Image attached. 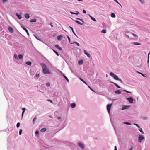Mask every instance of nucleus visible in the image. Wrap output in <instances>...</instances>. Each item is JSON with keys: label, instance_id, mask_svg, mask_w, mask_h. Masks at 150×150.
I'll return each instance as SVG.
<instances>
[{"label": "nucleus", "instance_id": "nucleus-52", "mask_svg": "<svg viewBox=\"0 0 150 150\" xmlns=\"http://www.w3.org/2000/svg\"><path fill=\"white\" fill-rule=\"evenodd\" d=\"M39 76V75L38 74H36L35 75V76L37 78H38Z\"/></svg>", "mask_w": 150, "mask_h": 150}, {"label": "nucleus", "instance_id": "nucleus-27", "mask_svg": "<svg viewBox=\"0 0 150 150\" xmlns=\"http://www.w3.org/2000/svg\"><path fill=\"white\" fill-rule=\"evenodd\" d=\"M18 58L20 59H23V55L22 54H20L18 55Z\"/></svg>", "mask_w": 150, "mask_h": 150}, {"label": "nucleus", "instance_id": "nucleus-21", "mask_svg": "<svg viewBox=\"0 0 150 150\" xmlns=\"http://www.w3.org/2000/svg\"><path fill=\"white\" fill-rule=\"evenodd\" d=\"M78 64L79 65H81L83 63V60L82 59H81L80 60H79L78 62Z\"/></svg>", "mask_w": 150, "mask_h": 150}, {"label": "nucleus", "instance_id": "nucleus-24", "mask_svg": "<svg viewBox=\"0 0 150 150\" xmlns=\"http://www.w3.org/2000/svg\"><path fill=\"white\" fill-rule=\"evenodd\" d=\"M32 64V63L30 61H29L26 62V64L28 65H31Z\"/></svg>", "mask_w": 150, "mask_h": 150}, {"label": "nucleus", "instance_id": "nucleus-53", "mask_svg": "<svg viewBox=\"0 0 150 150\" xmlns=\"http://www.w3.org/2000/svg\"><path fill=\"white\" fill-rule=\"evenodd\" d=\"M114 0L116 2H117V3L119 4L120 5V6L122 7V6L118 2V1L117 0Z\"/></svg>", "mask_w": 150, "mask_h": 150}, {"label": "nucleus", "instance_id": "nucleus-1", "mask_svg": "<svg viewBox=\"0 0 150 150\" xmlns=\"http://www.w3.org/2000/svg\"><path fill=\"white\" fill-rule=\"evenodd\" d=\"M40 65L42 66V68L43 72L46 74H50V72L47 68L45 64L44 63H40Z\"/></svg>", "mask_w": 150, "mask_h": 150}, {"label": "nucleus", "instance_id": "nucleus-11", "mask_svg": "<svg viewBox=\"0 0 150 150\" xmlns=\"http://www.w3.org/2000/svg\"><path fill=\"white\" fill-rule=\"evenodd\" d=\"M16 15L19 19H21L22 18V17L21 16V15L18 14V13H16Z\"/></svg>", "mask_w": 150, "mask_h": 150}, {"label": "nucleus", "instance_id": "nucleus-46", "mask_svg": "<svg viewBox=\"0 0 150 150\" xmlns=\"http://www.w3.org/2000/svg\"><path fill=\"white\" fill-rule=\"evenodd\" d=\"M124 91L125 92H126L127 93H131V92H130L129 91H127L126 90H124Z\"/></svg>", "mask_w": 150, "mask_h": 150}, {"label": "nucleus", "instance_id": "nucleus-40", "mask_svg": "<svg viewBox=\"0 0 150 150\" xmlns=\"http://www.w3.org/2000/svg\"><path fill=\"white\" fill-rule=\"evenodd\" d=\"M139 130L143 134H144V132H143V130H142V128H140L139 129Z\"/></svg>", "mask_w": 150, "mask_h": 150}, {"label": "nucleus", "instance_id": "nucleus-56", "mask_svg": "<svg viewBox=\"0 0 150 150\" xmlns=\"http://www.w3.org/2000/svg\"><path fill=\"white\" fill-rule=\"evenodd\" d=\"M140 1V2H141L142 4H143L144 2V1H143V0H139Z\"/></svg>", "mask_w": 150, "mask_h": 150}, {"label": "nucleus", "instance_id": "nucleus-47", "mask_svg": "<svg viewBox=\"0 0 150 150\" xmlns=\"http://www.w3.org/2000/svg\"><path fill=\"white\" fill-rule=\"evenodd\" d=\"M47 100L48 101L50 102L51 103H53V101L52 100L50 99H48Z\"/></svg>", "mask_w": 150, "mask_h": 150}, {"label": "nucleus", "instance_id": "nucleus-8", "mask_svg": "<svg viewBox=\"0 0 150 150\" xmlns=\"http://www.w3.org/2000/svg\"><path fill=\"white\" fill-rule=\"evenodd\" d=\"M110 83H111L114 84L115 85V86H116L117 88H121V87L120 86H119L118 85H117V83H116L114 82H112L111 81H110Z\"/></svg>", "mask_w": 150, "mask_h": 150}, {"label": "nucleus", "instance_id": "nucleus-55", "mask_svg": "<svg viewBox=\"0 0 150 150\" xmlns=\"http://www.w3.org/2000/svg\"><path fill=\"white\" fill-rule=\"evenodd\" d=\"M76 44L78 46H79L80 45V44L78 43V42H76Z\"/></svg>", "mask_w": 150, "mask_h": 150}, {"label": "nucleus", "instance_id": "nucleus-5", "mask_svg": "<svg viewBox=\"0 0 150 150\" xmlns=\"http://www.w3.org/2000/svg\"><path fill=\"white\" fill-rule=\"evenodd\" d=\"M112 106L111 104H108L107 105V108L108 112V113H110V110Z\"/></svg>", "mask_w": 150, "mask_h": 150}, {"label": "nucleus", "instance_id": "nucleus-26", "mask_svg": "<svg viewBox=\"0 0 150 150\" xmlns=\"http://www.w3.org/2000/svg\"><path fill=\"white\" fill-rule=\"evenodd\" d=\"M69 27L71 29V30H72V31L73 33L76 35V36L77 37V36L76 35V33H75V32H74V29H73V27H71V26H69Z\"/></svg>", "mask_w": 150, "mask_h": 150}, {"label": "nucleus", "instance_id": "nucleus-30", "mask_svg": "<svg viewBox=\"0 0 150 150\" xmlns=\"http://www.w3.org/2000/svg\"><path fill=\"white\" fill-rule=\"evenodd\" d=\"M46 130L47 129L46 128H43L41 129V131L42 132H45L46 131Z\"/></svg>", "mask_w": 150, "mask_h": 150}, {"label": "nucleus", "instance_id": "nucleus-4", "mask_svg": "<svg viewBox=\"0 0 150 150\" xmlns=\"http://www.w3.org/2000/svg\"><path fill=\"white\" fill-rule=\"evenodd\" d=\"M144 137L142 135H139L138 137V141L141 143L142 141L144 139Z\"/></svg>", "mask_w": 150, "mask_h": 150}, {"label": "nucleus", "instance_id": "nucleus-39", "mask_svg": "<svg viewBox=\"0 0 150 150\" xmlns=\"http://www.w3.org/2000/svg\"><path fill=\"white\" fill-rule=\"evenodd\" d=\"M67 38L68 39L69 42L70 43H71V40H70V39L68 35H67Z\"/></svg>", "mask_w": 150, "mask_h": 150}, {"label": "nucleus", "instance_id": "nucleus-20", "mask_svg": "<svg viewBox=\"0 0 150 150\" xmlns=\"http://www.w3.org/2000/svg\"><path fill=\"white\" fill-rule=\"evenodd\" d=\"M25 17L27 19H28L30 18V16L28 14L26 13L25 15Z\"/></svg>", "mask_w": 150, "mask_h": 150}, {"label": "nucleus", "instance_id": "nucleus-32", "mask_svg": "<svg viewBox=\"0 0 150 150\" xmlns=\"http://www.w3.org/2000/svg\"><path fill=\"white\" fill-rule=\"evenodd\" d=\"M36 21V19H33L31 20L30 22H35Z\"/></svg>", "mask_w": 150, "mask_h": 150}, {"label": "nucleus", "instance_id": "nucleus-9", "mask_svg": "<svg viewBox=\"0 0 150 150\" xmlns=\"http://www.w3.org/2000/svg\"><path fill=\"white\" fill-rule=\"evenodd\" d=\"M84 54L86 55L88 57L90 58L91 57L90 55L88 52H87L86 50H84Z\"/></svg>", "mask_w": 150, "mask_h": 150}, {"label": "nucleus", "instance_id": "nucleus-33", "mask_svg": "<svg viewBox=\"0 0 150 150\" xmlns=\"http://www.w3.org/2000/svg\"><path fill=\"white\" fill-rule=\"evenodd\" d=\"M138 72L140 74H141L143 77H146V74H145L144 75L142 73H141V72Z\"/></svg>", "mask_w": 150, "mask_h": 150}, {"label": "nucleus", "instance_id": "nucleus-15", "mask_svg": "<svg viewBox=\"0 0 150 150\" xmlns=\"http://www.w3.org/2000/svg\"><path fill=\"white\" fill-rule=\"evenodd\" d=\"M8 30L9 32L11 33H13V28L10 26H9L8 28Z\"/></svg>", "mask_w": 150, "mask_h": 150}, {"label": "nucleus", "instance_id": "nucleus-17", "mask_svg": "<svg viewBox=\"0 0 150 150\" xmlns=\"http://www.w3.org/2000/svg\"><path fill=\"white\" fill-rule=\"evenodd\" d=\"M76 106V104L75 103H71L70 104V106L72 108H74Z\"/></svg>", "mask_w": 150, "mask_h": 150}, {"label": "nucleus", "instance_id": "nucleus-34", "mask_svg": "<svg viewBox=\"0 0 150 150\" xmlns=\"http://www.w3.org/2000/svg\"><path fill=\"white\" fill-rule=\"evenodd\" d=\"M62 36L59 35L57 36V39L58 40H61V37H62Z\"/></svg>", "mask_w": 150, "mask_h": 150}, {"label": "nucleus", "instance_id": "nucleus-54", "mask_svg": "<svg viewBox=\"0 0 150 150\" xmlns=\"http://www.w3.org/2000/svg\"><path fill=\"white\" fill-rule=\"evenodd\" d=\"M83 13H84L85 14H86V11L85 10H83Z\"/></svg>", "mask_w": 150, "mask_h": 150}, {"label": "nucleus", "instance_id": "nucleus-25", "mask_svg": "<svg viewBox=\"0 0 150 150\" xmlns=\"http://www.w3.org/2000/svg\"><path fill=\"white\" fill-rule=\"evenodd\" d=\"M37 119V116H35L33 120V122L34 124L35 123V121Z\"/></svg>", "mask_w": 150, "mask_h": 150}, {"label": "nucleus", "instance_id": "nucleus-64", "mask_svg": "<svg viewBox=\"0 0 150 150\" xmlns=\"http://www.w3.org/2000/svg\"><path fill=\"white\" fill-rule=\"evenodd\" d=\"M133 149V147H131L129 149V150H132Z\"/></svg>", "mask_w": 150, "mask_h": 150}, {"label": "nucleus", "instance_id": "nucleus-51", "mask_svg": "<svg viewBox=\"0 0 150 150\" xmlns=\"http://www.w3.org/2000/svg\"><path fill=\"white\" fill-rule=\"evenodd\" d=\"M46 85L47 87H49V86H50V83H47L46 84Z\"/></svg>", "mask_w": 150, "mask_h": 150}, {"label": "nucleus", "instance_id": "nucleus-10", "mask_svg": "<svg viewBox=\"0 0 150 150\" xmlns=\"http://www.w3.org/2000/svg\"><path fill=\"white\" fill-rule=\"evenodd\" d=\"M21 27L23 28V29L27 33L28 35H29V34L28 33V31L27 29L23 26H21Z\"/></svg>", "mask_w": 150, "mask_h": 150}, {"label": "nucleus", "instance_id": "nucleus-36", "mask_svg": "<svg viewBox=\"0 0 150 150\" xmlns=\"http://www.w3.org/2000/svg\"><path fill=\"white\" fill-rule=\"evenodd\" d=\"M35 134L37 136H38L39 134V132L38 130H37L35 132Z\"/></svg>", "mask_w": 150, "mask_h": 150}, {"label": "nucleus", "instance_id": "nucleus-45", "mask_svg": "<svg viewBox=\"0 0 150 150\" xmlns=\"http://www.w3.org/2000/svg\"><path fill=\"white\" fill-rule=\"evenodd\" d=\"M88 87L93 92H95V91L92 88H91L90 86H88Z\"/></svg>", "mask_w": 150, "mask_h": 150}, {"label": "nucleus", "instance_id": "nucleus-28", "mask_svg": "<svg viewBox=\"0 0 150 150\" xmlns=\"http://www.w3.org/2000/svg\"><path fill=\"white\" fill-rule=\"evenodd\" d=\"M123 124L129 125H131V124L130 122H123L122 123Z\"/></svg>", "mask_w": 150, "mask_h": 150}, {"label": "nucleus", "instance_id": "nucleus-12", "mask_svg": "<svg viewBox=\"0 0 150 150\" xmlns=\"http://www.w3.org/2000/svg\"><path fill=\"white\" fill-rule=\"evenodd\" d=\"M61 72L62 74H63V76L65 78V79L68 82H69V80L68 79V78L67 77L65 76V75L61 71Z\"/></svg>", "mask_w": 150, "mask_h": 150}, {"label": "nucleus", "instance_id": "nucleus-3", "mask_svg": "<svg viewBox=\"0 0 150 150\" xmlns=\"http://www.w3.org/2000/svg\"><path fill=\"white\" fill-rule=\"evenodd\" d=\"M78 146L81 149H84L85 148V146L84 144L81 142H78Z\"/></svg>", "mask_w": 150, "mask_h": 150}, {"label": "nucleus", "instance_id": "nucleus-37", "mask_svg": "<svg viewBox=\"0 0 150 150\" xmlns=\"http://www.w3.org/2000/svg\"><path fill=\"white\" fill-rule=\"evenodd\" d=\"M133 44L135 45H141V44L139 43L138 42H134L133 43Z\"/></svg>", "mask_w": 150, "mask_h": 150}, {"label": "nucleus", "instance_id": "nucleus-57", "mask_svg": "<svg viewBox=\"0 0 150 150\" xmlns=\"http://www.w3.org/2000/svg\"><path fill=\"white\" fill-rule=\"evenodd\" d=\"M8 0H4L3 2V3H4L7 1Z\"/></svg>", "mask_w": 150, "mask_h": 150}, {"label": "nucleus", "instance_id": "nucleus-6", "mask_svg": "<svg viewBox=\"0 0 150 150\" xmlns=\"http://www.w3.org/2000/svg\"><path fill=\"white\" fill-rule=\"evenodd\" d=\"M127 99L130 103H132L133 102V99L132 97H129L127 98Z\"/></svg>", "mask_w": 150, "mask_h": 150}, {"label": "nucleus", "instance_id": "nucleus-18", "mask_svg": "<svg viewBox=\"0 0 150 150\" xmlns=\"http://www.w3.org/2000/svg\"><path fill=\"white\" fill-rule=\"evenodd\" d=\"M76 13H75L72 11L70 12V13L71 14H75L76 15H78V14L79 13L77 11H76Z\"/></svg>", "mask_w": 150, "mask_h": 150}, {"label": "nucleus", "instance_id": "nucleus-63", "mask_svg": "<svg viewBox=\"0 0 150 150\" xmlns=\"http://www.w3.org/2000/svg\"><path fill=\"white\" fill-rule=\"evenodd\" d=\"M8 43L9 45H13L11 44V42H8Z\"/></svg>", "mask_w": 150, "mask_h": 150}, {"label": "nucleus", "instance_id": "nucleus-13", "mask_svg": "<svg viewBox=\"0 0 150 150\" xmlns=\"http://www.w3.org/2000/svg\"><path fill=\"white\" fill-rule=\"evenodd\" d=\"M130 33H129L128 31L127 30L125 32V35L127 37L129 38V35H128V34H130Z\"/></svg>", "mask_w": 150, "mask_h": 150}, {"label": "nucleus", "instance_id": "nucleus-29", "mask_svg": "<svg viewBox=\"0 0 150 150\" xmlns=\"http://www.w3.org/2000/svg\"><path fill=\"white\" fill-rule=\"evenodd\" d=\"M76 19L77 20H79L80 21H81L83 23H84V21L83 20V19H81V18H76Z\"/></svg>", "mask_w": 150, "mask_h": 150}, {"label": "nucleus", "instance_id": "nucleus-38", "mask_svg": "<svg viewBox=\"0 0 150 150\" xmlns=\"http://www.w3.org/2000/svg\"><path fill=\"white\" fill-rule=\"evenodd\" d=\"M130 35H132L134 37L137 38V35L135 34L130 33Z\"/></svg>", "mask_w": 150, "mask_h": 150}, {"label": "nucleus", "instance_id": "nucleus-59", "mask_svg": "<svg viewBox=\"0 0 150 150\" xmlns=\"http://www.w3.org/2000/svg\"><path fill=\"white\" fill-rule=\"evenodd\" d=\"M50 118H53L52 116L51 115H49L48 116Z\"/></svg>", "mask_w": 150, "mask_h": 150}, {"label": "nucleus", "instance_id": "nucleus-16", "mask_svg": "<svg viewBox=\"0 0 150 150\" xmlns=\"http://www.w3.org/2000/svg\"><path fill=\"white\" fill-rule=\"evenodd\" d=\"M55 47L57 48V49L59 50H62V49L61 47L59 45H56L55 46Z\"/></svg>", "mask_w": 150, "mask_h": 150}, {"label": "nucleus", "instance_id": "nucleus-43", "mask_svg": "<svg viewBox=\"0 0 150 150\" xmlns=\"http://www.w3.org/2000/svg\"><path fill=\"white\" fill-rule=\"evenodd\" d=\"M133 124L134 125H136L137 127H138L139 128L140 127L139 125H138V124H136V123H134Z\"/></svg>", "mask_w": 150, "mask_h": 150}, {"label": "nucleus", "instance_id": "nucleus-61", "mask_svg": "<svg viewBox=\"0 0 150 150\" xmlns=\"http://www.w3.org/2000/svg\"><path fill=\"white\" fill-rule=\"evenodd\" d=\"M114 150H117V147L116 146H115Z\"/></svg>", "mask_w": 150, "mask_h": 150}, {"label": "nucleus", "instance_id": "nucleus-49", "mask_svg": "<svg viewBox=\"0 0 150 150\" xmlns=\"http://www.w3.org/2000/svg\"><path fill=\"white\" fill-rule=\"evenodd\" d=\"M22 129H20L19 131V134L21 135L22 134Z\"/></svg>", "mask_w": 150, "mask_h": 150}, {"label": "nucleus", "instance_id": "nucleus-58", "mask_svg": "<svg viewBox=\"0 0 150 150\" xmlns=\"http://www.w3.org/2000/svg\"><path fill=\"white\" fill-rule=\"evenodd\" d=\"M76 41H74L73 42H71L70 43L71 44H74V43L76 44Z\"/></svg>", "mask_w": 150, "mask_h": 150}, {"label": "nucleus", "instance_id": "nucleus-48", "mask_svg": "<svg viewBox=\"0 0 150 150\" xmlns=\"http://www.w3.org/2000/svg\"><path fill=\"white\" fill-rule=\"evenodd\" d=\"M14 57H15V58L16 59H18V56H17V55L16 54H14Z\"/></svg>", "mask_w": 150, "mask_h": 150}, {"label": "nucleus", "instance_id": "nucleus-50", "mask_svg": "<svg viewBox=\"0 0 150 150\" xmlns=\"http://www.w3.org/2000/svg\"><path fill=\"white\" fill-rule=\"evenodd\" d=\"M91 19L94 21H96L95 18L93 17H91Z\"/></svg>", "mask_w": 150, "mask_h": 150}, {"label": "nucleus", "instance_id": "nucleus-22", "mask_svg": "<svg viewBox=\"0 0 150 150\" xmlns=\"http://www.w3.org/2000/svg\"><path fill=\"white\" fill-rule=\"evenodd\" d=\"M79 79L82 82H83L85 84H86V85H88L87 83L85 81H84L82 78H80Z\"/></svg>", "mask_w": 150, "mask_h": 150}, {"label": "nucleus", "instance_id": "nucleus-42", "mask_svg": "<svg viewBox=\"0 0 150 150\" xmlns=\"http://www.w3.org/2000/svg\"><path fill=\"white\" fill-rule=\"evenodd\" d=\"M101 33H106V31L105 30L103 29Z\"/></svg>", "mask_w": 150, "mask_h": 150}, {"label": "nucleus", "instance_id": "nucleus-14", "mask_svg": "<svg viewBox=\"0 0 150 150\" xmlns=\"http://www.w3.org/2000/svg\"><path fill=\"white\" fill-rule=\"evenodd\" d=\"M22 110H23V112L22 114V117H23V116L24 114L25 113L26 110V108H22Z\"/></svg>", "mask_w": 150, "mask_h": 150}, {"label": "nucleus", "instance_id": "nucleus-44", "mask_svg": "<svg viewBox=\"0 0 150 150\" xmlns=\"http://www.w3.org/2000/svg\"><path fill=\"white\" fill-rule=\"evenodd\" d=\"M149 54H150V51L148 54V61H147L148 63H149Z\"/></svg>", "mask_w": 150, "mask_h": 150}, {"label": "nucleus", "instance_id": "nucleus-19", "mask_svg": "<svg viewBox=\"0 0 150 150\" xmlns=\"http://www.w3.org/2000/svg\"><path fill=\"white\" fill-rule=\"evenodd\" d=\"M115 93L117 94H120L121 93V91L120 90H117L115 91Z\"/></svg>", "mask_w": 150, "mask_h": 150}, {"label": "nucleus", "instance_id": "nucleus-35", "mask_svg": "<svg viewBox=\"0 0 150 150\" xmlns=\"http://www.w3.org/2000/svg\"><path fill=\"white\" fill-rule=\"evenodd\" d=\"M53 50V51L56 54L57 56H59V54L57 51H56V50Z\"/></svg>", "mask_w": 150, "mask_h": 150}, {"label": "nucleus", "instance_id": "nucleus-60", "mask_svg": "<svg viewBox=\"0 0 150 150\" xmlns=\"http://www.w3.org/2000/svg\"><path fill=\"white\" fill-rule=\"evenodd\" d=\"M35 38L38 40H40V41H41V40H40V39H39L38 38H37L36 36L35 35Z\"/></svg>", "mask_w": 150, "mask_h": 150}, {"label": "nucleus", "instance_id": "nucleus-23", "mask_svg": "<svg viewBox=\"0 0 150 150\" xmlns=\"http://www.w3.org/2000/svg\"><path fill=\"white\" fill-rule=\"evenodd\" d=\"M75 22L78 24H80L81 25H83V23H81L78 20H74Z\"/></svg>", "mask_w": 150, "mask_h": 150}, {"label": "nucleus", "instance_id": "nucleus-2", "mask_svg": "<svg viewBox=\"0 0 150 150\" xmlns=\"http://www.w3.org/2000/svg\"><path fill=\"white\" fill-rule=\"evenodd\" d=\"M110 75L111 76L113 77L115 80L119 81L121 83H123V82L121 80V79L119 78L117 75L113 73L112 72H110Z\"/></svg>", "mask_w": 150, "mask_h": 150}, {"label": "nucleus", "instance_id": "nucleus-31", "mask_svg": "<svg viewBox=\"0 0 150 150\" xmlns=\"http://www.w3.org/2000/svg\"><path fill=\"white\" fill-rule=\"evenodd\" d=\"M111 16L112 18H115L116 17L115 14L113 13H112Z\"/></svg>", "mask_w": 150, "mask_h": 150}, {"label": "nucleus", "instance_id": "nucleus-7", "mask_svg": "<svg viewBox=\"0 0 150 150\" xmlns=\"http://www.w3.org/2000/svg\"><path fill=\"white\" fill-rule=\"evenodd\" d=\"M129 107V106L125 105H123L122 107V110H124L125 109H127Z\"/></svg>", "mask_w": 150, "mask_h": 150}, {"label": "nucleus", "instance_id": "nucleus-62", "mask_svg": "<svg viewBox=\"0 0 150 150\" xmlns=\"http://www.w3.org/2000/svg\"><path fill=\"white\" fill-rule=\"evenodd\" d=\"M50 25H51V27H53V25H52V23H50Z\"/></svg>", "mask_w": 150, "mask_h": 150}, {"label": "nucleus", "instance_id": "nucleus-41", "mask_svg": "<svg viewBox=\"0 0 150 150\" xmlns=\"http://www.w3.org/2000/svg\"><path fill=\"white\" fill-rule=\"evenodd\" d=\"M20 122H18L17 123L16 125V126L17 128H18L20 126Z\"/></svg>", "mask_w": 150, "mask_h": 150}]
</instances>
